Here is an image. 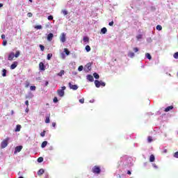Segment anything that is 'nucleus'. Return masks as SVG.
<instances>
[{
    "label": "nucleus",
    "instance_id": "obj_1",
    "mask_svg": "<svg viewBox=\"0 0 178 178\" xmlns=\"http://www.w3.org/2000/svg\"><path fill=\"white\" fill-rule=\"evenodd\" d=\"M20 56V51H17L16 54L10 52L8 55V60H13V58H19Z\"/></svg>",
    "mask_w": 178,
    "mask_h": 178
},
{
    "label": "nucleus",
    "instance_id": "obj_2",
    "mask_svg": "<svg viewBox=\"0 0 178 178\" xmlns=\"http://www.w3.org/2000/svg\"><path fill=\"white\" fill-rule=\"evenodd\" d=\"M95 85L97 87V88H99V87H101V86H102V87H105V86H106L104 82H102V81H99L98 80L95 81Z\"/></svg>",
    "mask_w": 178,
    "mask_h": 178
},
{
    "label": "nucleus",
    "instance_id": "obj_3",
    "mask_svg": "<svg viewBox=\"0 0 178 178\" xmlns=\"http://www.w3.org/2000/svg\"><path fill=\"white\" fill-rule=\"evenodd\" d=\"M9 140L10 138H6V139H4L1 143V148H6V147H8V144L9 143Z\"/></svg>",
    "mask_w": 178,
    "mask_h": 178
},
{
    "label": "nucleus",
    "instance_id": "obj_4",
    "mask_svg": "<svg viewBox=\"0 0 178 178\" xmlns=\"http://www.w3.org/2000/svg\"><path fill=\"white\" fill-rule=\"evenodd\" d=\"M65 90H66V86H63L61 89H59L57 92L59 97H63L65 95Z\"/></svg>",
    "mask_w": 178,
    "mask_h": 178
},
{
    "label": "nucleus",
    "instance_id": "obj_5",
    "mask_svg": "<svg viewBox=\"0 0 178 178\" xmlns=\"http://www.w3.org/2000/svg\"><path fill=\"white\" fill-rule=\"evenodd\" d=\"M60 41L61 42H66V34L65 33H62L60 36Z\"/></svg>",
    "mask_w": 178,
    "mask_h": 178
},
{
    "label": "nucleus",
    "instance_id": "obj_6",
    "mask_svg": "<svg viewBox=\"0 0 178 178\" xmlns=\"http://www.w3.org/2000/svg\"><path fill=\"white\" fill-rule=\"evenodd\" d=\"M68 85L71 90H77V88H79V86H77V85H73V84H72V83H69Z\"/></svg>",
    "mask_w": 178,
    "mask_h": 178
},
{
    "label": "nucleus",
    "instance_id": "obj_7",
    "mask_svg": "<svg viewBox=\"0 0 178 178\" xmlns=\"http://www.w3.org/2000/svg\"><path fill=\"white\" fill-rule=\"evenodd\" d=\"M22 149H23V146H22V145L17 146L15 147V151L14 152V154H17V152H20V151H22Z\"/></svg>",
    "mask_w": 178,
    "mask_h": 178
},
{
    "label": "nucleus",
    "instance_id": "obj_8",
    "mask_svg": "<svg viewBox=\"0 0 178 178\" xmlns=\"http://www.w3.org/2000/svg\"><path fill=\"white\" fill-rule=\"evenodd\" d=\"M93 173H99L101 172V169L99 167L95 166L92 169Z\"/></svg>",
    "mask_w": 178,
    "mask_h": 178
},
{
    "label": "nucleus",
    "instance_id": "obj_9",
    "mask_svg": "<svg viewBox=\"0 0 178 178\" xmlns=\"http://www.w3.org/2000/svg\"><path fill=\"white\" fill-rule=\"evenodd\" d=\"M83 44L86 45V44H88L90 42V38L87 36L83 37Z\"/></svg>",
    "mask_w": 178,
    "mask_h": 178
},
{
    "label": "nucleus",
    "instance_id": "obj_10",
    "mask_svg": "<svg viewBox=\"0 0 178 178\" xmlns=\"http://www.w3.org/2000/svg\"><path fill=\"white\" fill-rule=\"evenodd\" d=\"M86 79H87V80H88V81H90V82L94 81V76H92V75H91V74L87 75Z\"/></svg>",
    "mask_w": 178,
    "mask_h": 178
},
{
    "label": "nucleus",
    "instance_id": "obj_11",
    "mask_svg": "<svg viewBox=\"0 0 178 178\" xmlns=\"http://www.w3.org/2000/svg\"><path fill=\"white\" fill-rule=\"evenodd\" d=\"M54 38V34L53 33H49L47 35V40L48 41H52V39Z\"/></svg>",
    "mask_w": 178,
    "mask_h": 178
},
{
    "label": "nucleus",
    "instance_id": "obj_12",
    "mask_svg": "<svg viewBox=\"0 0 178 178\" xmlns=\"http://www.w3.org/2000/svg\"><path fill=\"white\" fill-rule=\"evenodd\" d=\"M128 56L129 58H134V56H136V54H134V53L132 51H129L128 52Z\"/></svg>",
    "mask_w": 178,
    "mask_h": 178
},
{
    "label": "nucleus",
    "instance_id": "obj_13",
    "mask_svg": "<svg viewBox=\"0 0 178 178\" xmlns=\"http://www.w3.org/2000/svg\"><path fill=\"white\" fill-rule=\"evenodd\" d=\"M145 58L149 59V60H151L152 59V56H151V54H149V53H146L145 54Z\"/></svg>",
    "mask_w": 178,
    "mask_h": 178
},
{
    "label": "nucleus",
    "instance_id": "obj_14",
    "mask_svg": "<svg viewBox=\"0 0 178 178\" xmlns=\"http://www.w3.org/2000/svg\"><path fill=\"white\" fill-rule=\"evenodd\" d=\"M108 31V29L104 27L101 29L102 34H106V32Z\"/></svg>",
    "mask_w": 178,
    "mask_h": 178
},
{
    "label": "nucleus",
    "instance_id": "obj_15",
    "mask_svg": "<svg viewBox=\"0 0 178 178\" xmlns=\"http://www.w3.org/2000/svg\"><path fill=\"white\" fill-rule=\"evenodd\" d=\"M6 72H7L6 70L3 69V70L1 72V74H2L3 77H6Z\"/></svg>",
    "mask_w": 178,
    "mask_h": 178
},
{
    "label": "nucleus",
    "instance_id": "obj_16",
    "mask_svg": "<svg viewBox=\"0 0 178 178\" xmlns=\"http://www.w3.org/2000/svg\"><path fill=\"white\" fill-rule=\"evenodd\" d=\"M172 109H173V106H170L168 107H167L165 110V112H169V111H172Z\"/></svg>",
    "mask_w": 178,
    "mask_h": 178
},
{
    "label": "nucleus",
    "instance_id": "obj_17",
    "mask_svg": "<svg viewBox=\"0 0 178 178\" xmlns=\"http://www.w3.org/2000/svg\"><path fill=\"white\" fill-rule=\"evenodd\" d=\"M85 49L86 52H90V51H91V47H90V45H86Z\"/></svg>",
    "mask_w": 178,
    "mask_h": 178
},
{
    "label": "nucleus",
    "instance_id": "obj_18",
    "mask_svg": "<svg viewBox=\"0 0 178 178\" xmlns=\"http://www.w3.org/2000/svg\"><path fill=\"white\" fill-rule=\"evenodd\" d=\"M58 76H59L60 77H62L63 76V74H65V70H61L58 74H57Z\"/></svg>",
    "mask_w": 178,
    "mask_h": 178
},
{
    "label": "nucleus",
    "instance_id": "obj_19",
    "mask_svg": "<svg viewBox=\"0 0 178 178\" xmlns=\"http://www.w3.org/2000/svg\"><path fill=\"white\" fill-rule=\"evenodd\" d=\"M48 144V142L47 141H44L42 143V148H45V147H47V145Z\"/></svg>",
    "mask_w": 178,
    "mask_h": 178
},
{
    "label": "nucleus",
    "instance_id": "obj_20",
    "mask_svg": "<svg viewBox=\"0 0 178 178\" xmlns=\"http://www.w3.org/2000/svg\"><path fill=\"white\" fill-rule=\"evenodd\" d=\"M149 161L151 162H154V161H155V156H154L153 154H152L149 157Z\"/></svg>",
    "mask_w": 178,
    "mask_h": 178
},
{
    "label": "nucleus",
    "instance_id": "obj_21",
    "mask_svg": "<svg viewBox=\"0 0 178 178\" xmlns=\"http://www.w3.org/2000/svg\"><path fill=\"white\" fill-rule=\"evenodd\" d=\"M21 129H22V126L18 124L16 127L15 131H20Z\"/></svg>",
    "mask_w": 178,
    "mask_h": 178
},
{
    "label": "nucleus",
    "instance_id": "obj_22",
    "mask_svg": "<svg viewBox=\"0 0 178 178\" xmlns=\"http://www.w3.org/2000/svg\"><path fill=\"white\" fill-rule=\"evenodd\" d=\"M43 173H44V169H40V170L38 172V176H41V175H42Z\"/></svg>",
    "mask_w": 178,
    "mask_h": 178
},
{
    "label": "nucleus",
    "instance_id": "obj_23",
    "mask_svg": "<svg viewBox=\"0 0 178 178\" xmlns=\"http://www.w3.org/2000/svg\"><path fill=\"white\" fill-rule=\"evenodd\" d=\"M64 52L66 55H70V51L67 48L64 49Z\"/></svg>",
    "mask_w": 178,
    "mask_h": 178
},
{
    "label": "nucleus",
    "instance_id": "obj_24",
    "mask_svg": "<svg viewBox=\"0 0 178 178\" xmlns=\"http://www.w3.org/2000/svg\"><path fill=\"white\" fill-rule=\"evenodd\" d=\"M93 76H94L95 79H99V74H97V72H95L93 74Z\"/></svg>",
    "mask_w": 178,
    "mask_h": 178
},
{
    "label": "nucleus",
    "instance_id": "obj_25",
    "mask_svg": "<svg viewBox=\"0 0 178 178\" xmlns=\"http://www.w3.org/2000/svg\"><path fill=\"white\" fill-rule=\"evenodd\" d=\"M61 13H63V15H64V16H66V15H67V10H61Z\"/></svg>",
    "mask_w": 178,
    "mask_h": 178
},
{
    "label": "nucleus",
    "instance_id": "obj_26",
    "mask_svg": "<svg viewBox=\"0 0 178 178\" xmlns=\"http://www.w3.org/2000/svg\"><path fill=\"white\" fill-rule=\"evenodd\" d=\"M156 30H158L159 31H161V30H162V26L161 25H157L156 27Z\"/></svg>",
    "mask_w": 178,
    "mask_h": 178
},
{
    "label": "nucleus",
    "instance_id": "obj_27",
    "mask_svg": "<svg viewBox=\"0 0 178 178\" xmlns=\"http://www.w3.org/2000/svg\"><path fill=\"white\" fill-rule=\"evenodd\" d=\"M92 66V63H88L86 65L85 67H91Z\"/></svg>",
    "mask_w": 178,
    "mask_h": 178
},
{
    "label": "nucleus",
    "instance_id": "obj_28",
    "mask_svg": "<svg viewBox=\"0 0 178 178\" xmlns=\"http://www.w3.org/2000/svg\"><path fill=\"white\" fill-rule=\"evenodd\" d=\"M44 161V159L42 157H39L38 159V162H39V163H41V162H42Z\"/></svg>",
    "mask_w": 178,
    "mask_h": 178
},
{
    "label": "nucleus",
    "instance_id": "obj_29",
    "mask_svg": "<svg viewBox=\"0 0 178 178\" xmlns=\"http://www.w3.org/2000/svg\"><path fill=\"white\" fill-rule=\"evenodd\" d=\"M10 67H17V63L15 62L11 65Z\"/></svg>",
    "mask_w": 178,
    "mask_h": 178
},
{
    "label": "nucleus",
    "instance_id": "obj_30",
    "mask_svg": "<svg viewBox=\"0 0 178 178\" xmlns=\"http://www.w3.org/2000/svg\"><path fill=\"white\" fill-rule=\"evenodd\" d=\"M51 58H52V54H47V60H50Z\"/></svg>",
    "mask_w": 178,
    "mask_h": 178
},
{
    "label": "nucleus",
    "instance_id": "obj_31",
    "mask_svg": "<svg viewBox=\"0 0 178 178\" xmlns=\"http://www.w3.org/2000/svg\"><path fill=\"white\" fill-rule=\"evenodd\" d=\"M35 29H37V30H41V29H42V26L38 25V26H35Z\"/></svg>",
    "mask_w": 178,
    "mask_h": 178
},
{
    "label": "nucleus",
    "instance_id": "obj_32",
    "mask_svg": "<svg viewBox=\"0 0 178 178\" xmlns=\"http://www.w3.org/2000/svg\"><path fill=\"white\" fill-rule=\"evenodd\" d=\"M39 47L40 48V51H44V49H45V47L42 44H40Z\"/></svg>",
    "mask_w": 178,
    "mask_h": 178
},
{
    "label": "nucleus",
    "instance_id": "obj_33",
    "mask_svg": "<svg viewBox=\"0 0 178 178\" xmlns=\"http://www.w3.org/2000/svg\"><path fill=\"white\" fill-rule=\"evenodd\" d=\"M35 86H31L30 87V90H31V91H35Z\"/></svg>",
    "mask_w": 178,
    "mask_h": 178
},
{
    "label": "nucleus",
    "instance_id": "obj_34",
    "mask_svg": "<svg viewBox=\"0 0 178 178\" xmlns=\"http://www.w3.org/2000/svg\"><path fill=\"white\" fill-rule=\"evenodd\" d=\"M136 38H137V40H141V38H143V35H138L136 36Z\"/></svg>",
    "mask_w": 178,
    "mask_h": 178
},
{
    "label": "nucleus",
    "instance_id": "obj_35",
    "mask_svg": "<svg viewBox=\"0 0 178 178\" xmlns=\"http://www.w3.org/2000/svg\"><path fill=\"white\" fill-rule=\"evenodd\" d=\"M49 122H50L49 117H46L45 123H49Z\"/></svg>",
    "mask_w": 178,
    "mask_h": 178
},
{
    "label": "nucleus",
    "instance_id": "obj_36",
    "mask_svg": "<svg viewBox=\"0 0 178 178\" xmlns=\"http://www.w3.org/2000/svg\"><path fill=\"white\" fill-rule=\"evenodd\" d=\"M60 56H61L62 59H65V58H66V56L65 55L64 53H61Z\"/></svg>",
    "mask_w": 178,
    "mask_h": 178
},
{
    "label": "nucleus",
    "instance_id": "obj_37",
    "mask_svg": "<svg viewBox=\"0 0 178 178\" xmlns=\"http://www.w3.org/2000/svg\"><path fill=\"white\" fill-rule=\"evenodd\" d=\"M147 141H148V143H151V142L152 141V137L149 136V137L147 138Z\"/></svg>",
    "mask_w": 178,
    "mask_h": 178
},
{
    "label": "nucleus",
    "instance_id": "obj_38",
    "mask_svg": "<svg viewBox=\"0 0 178 178\" xmlns=\"http://www.w3.org/2000/svg\"><path fill=\"white\" fill-rule=\"evenodd\" d=\"M174 58H175V59H178V52H176V53L174 54Z\"/></svg>",
    "mask_w": 178,
    "mask_h": 178
},
{
    "label": "nucleus",
    "instance_id": "obj_39",
    "mask_svg": "<svg viewBox=\"0 0 178 178\" xmlns=\"http://www.w3.org/2000/svg\"><path fill=\"white\" fill-rule=\"evenodd\" d=\"M54 19V17L52 15H49L48 17V20H53Z\"/></svg>",
    "mask_w": 178,
    "mask_h": 178
},
{
    "label": "nucleus",
    "instance_id": "obj_40",
    "mask_svg": "<svg viewBox=\"0 0 178 178\" xmlns=\"http://www.w3.org/2000/svg\"><path fill=\"white\" fill-rule=\"evenodd\" d=\"M40 136H41V137H44V136H45V131H44L43 132H42V133L40 134Z\"/></svg>",
    "mask_w": 178,
    "mask_h": 178
},
{
    "label": "nucleus",
    "instance_id": "obj_41",
    "mask_svg": "<svg viewBox=\"0 0 178 178\" xmlns=\"http://www.w3.org/2000/svg\"><path fill=\"white\" fill-rule=\"evenodd\" d=\"M6 44H8V41H6V40H3V45L5 47V46H6Z\"/></svg>",
    "mask_w": 178,
    "mask_h": 178
},
{
    "label": "nucleus",
    "instance_id": "obj_42",
    "mask_svg": "<svg viewBox=\"0 0 178 178\" xmlns=\"http://www.w3.org/2000/svg\"><path fill=\"white\" fill-rule=\"evenodd\" d=\"M80 104H84V98L79 99Z\"/></svg>",
    "mask_w": 178,
    "mask_h": 178
},
{
    "label": "nucleus",
    "instance_id": "obj_43",
    "mask_svg": "<svg viewBox=\"0 0 178 178\" xmlns=\"http://www.w3.org/2000/svg\"><path fill=\"white\" fill-rule=\"evenodd\" d=\"M27 16H28V17H32L33 14H32L31 13H29L27 14Z\"/></svg>",
    "mask_w": 178,
    "mask_h": 178
},
{
    "label": "nucleus",
    "instance_id": "obj_44",
    "mask_svg": "<svg viewBox=\"0 0 178 178\" xmlns=\"http://www.w3.org/2000/svg\"><path fill=\"white\" fill-rule=\"evenodd\" d=\"M153 168H154V169H158V165H156V164L153 163Z\"/></svg>",
    "mask_w": 178,
    "mask_h": 178
},
{
    "label": "nucleus",
    "instance_id": "obj_45",
    "mask_svg": "<svg viewBox=\"0 0 178 178\" xmlns=\"http://www.w3.org/2000/svg\"><path fill=\"white\" fill-rule=\"evenodd\" d=\"M174 156L175 158H178V152L175 153Z\"/></svg>",
    "mask_w": 178,
    "mask_h": 178
},
{
    "label": "nucleus",
    "instance_id": "obj_46",
    "mask_svg": "<svg viewBox=\"0 0 178 178\" xmlns=\"http://www.w3.org/2000/svg\"><path fill=\"white\" fill-rule=\"evenodd\" d=\"M133 49L134 52H138V49L137 47H134Z\"/></svg>",
    "mask_w": 178,
    "mask_h": 178
},
{
    "label": "nucleus",
    "instance_id": "obj_47",
    "mask_svg": "<svg viewBox=\"0 0 178 178\" xmlns=\"http://www.w3.org/2000/svg\"><path fill=\"white\" fill-rule=\"evenodd\" d=\"M54 103L58 102V97H54Z\"/></svg>",
    "mask_w": 178,
    "mask_h": 178
},
{
    "label": "nucleus",
    "instance_id": "obj_48",
    "mask_svg": "<svg viewBox=\"0 0 178 178\" xmlns=\"http://www.w3.org/2000/svg\"><path fill=\"white\" fill-rule=\"evenodd\" d=\"M39 67H44V63H40L39 64Z\"/></svg>",
    "mask_w": 178,
    "mask_h": 178
},
{
    "label": "nucleus",
    "instance_id": "obj_49",
    "mask_svg": "<svg viewBox=\"0 0 178 178\" xmlns=\"http://www.w3.org/2000/svg\"><path fill=\"white\" fill-rule=\"evenodd\" d=\"M40 72H44V70H45V67H40Z\"/></svg>",
    "mask_w": 178,
    "mask_h": 178
},
{
    "label": "nucleus",
    "instance_id": "obj_50",
    "mask_svg": "<svg viewBox=\"0 0 178 178\" xmlns=\"http://www.w3.org/2000/svg\"><path fill=\"white\" fill-rule=\"evenodd\" d=\"M25 105H26V106L29 107V100H26L25 102Z\"/></svg>",
    "mask_w": 178,
    "mask_h": 178
},
{
    "label": "nucleus",
    "instance_id": "obj_51",
    "mask_svg": "<svg viewBox=\"0 0 178 178\" xmlns=\"http://www.w3.org/2000/svg\"><path fill=\"white\" fill-rule=\"evenodd\" d=\"M108 25L109 26H113V21L109 22Z\"/></svg>",
    "mask_w": 178,
    "mask_h": 178
},
{
    "label": "nucleus",
    "instance_id": "obj_52",
    "mask_svg": "<svg viewBox=\"0 0 178 178\" xmlns=\"http://www.w3.org/2000/svg\"><path fill=\"white\" fill-rule=\"evenodd\" d=\"M78 70H79V72H82L83 67H79V68H78Z\"/></svg>",
    "mask_w": 178,
    "mask_h": 178
},
{
    "label": "nucleus",
    "instance_id": "obj_53",
    "mask_svg": "<svg viewBox=\"0 0 178 178\" xmlns=\"http://www.w3.org/2000/svg\"><path fill=\"white\" fill-rule=\"evenodd\" d=\"M1 38H2V40H5V38H6L5 35H1Z\"/></svg>",
    "mask_w": 178,
    "mask_h": 178
},
{
    "label": "nucleus",
    "instance_id": "obj_54",
    "mask_svg": "<svg viewBox=\"0 0 178 178\" xmlns=\"http://www.w3.org/2000/svg\"><path fill=\"white\" fill-rule=\"evenodd\" d=\"M52 126H53V127H55L56 126V122H53L52 123Z\"/></svg>",
    "mask_w": 178,
    "mask_h": 178
},
{
    "label": "nucleus",
    "instance_id": "obj_55",
    "mask_svg": "<svg viewBox=\"0 0 178 178\" xmlns=\"http://www.w3.org/2000/svg\"><path fill=\"white\" fill-rule=\"evenodd\" d=\"M29 86H30V83H26V84L25 87L27 88H29Z\"/></svg>",
    "mask_w": 178,
    "mask_h": 178
},
{
    "label": "nucleus",
    "instance_id": "obj_56",
    "mask_svg": "<svg viewBox=\"0 0 178 178\" xmlns=\"http://www.w3.org/2000/svg\"><path fill=\"white\" fill-rule=\"evenodd\" d=\"M127 175H131V172H130L129 170L127 171Z\"/></svg>",
    "mask_w": 178,
    "mask_h": 178
},
{
    "label": "nucleus",
    "instance_id": "obj_57",
    "mask_svg": "<svg viewBox=\"0 0 178 178\" xmlns=\"http://www.w3.org/2000/svg\"><path fill=\"white\" fill-rule=\"evenodd\" d=\"M163 152H164V154H166V152H168V150L167 149H164Z\"/></svg>",
    "mask_w": 178,
    "mask_h": 178
},
{
    "label": "nucleus",
    "instance_id": "obj_58",
    "mask_svg": "<svg viewBox=\"0 0 178 178\" xmlns=\"http://www.w3.org/2000/svg\"><path fill=\"white\" fill-rule=\"evenodd\" d=\"M2 6H3V4L0 3V8H2Z\"/></svg>",
    "mask_w": 178,
    "mask_h": 178
},
{
    "label": "nucleus",
    "instance_id": "obj_59",
    "mask_svg": "<svg viewBox=\"0 0 178 178\" xmlns=\"http://www.w3.org/2000/svg\"><path fill=\"white\" fill-rule=\"evenodd\" d=\"M15 113V111H12L11 114L13 115Z\"/></svg>",
    "mask_w": 178,
    "mask_h": 178
},
{
    "label": "nucleus",
    "instance_id": "obj_60",
    "mask_svg": "<svg viewBox=\"0 0 178 178\" xmlns=\"http://www.w3.org/2000/svg\"><path fill=\"white\" fill-rule=\"evenodd\" d=\"M26 112H29V108H26Z\"/></svg>",
    "mask_w": 178,
    "mask_h": 178
},
{
    "label": "nucleus",
    "instance_id": "obj_61",
    "mask_svg": "<svg viewBox=\"0 0 178 178\" xmlns=\"http://www.w3.org/2000/svg\"><path fill=\"white\" fill-rule=\"evenodd\" d=\"M45 86H48V82H46Z\"/></svg>",
    "mask_w": 178,
    "mask_h": 178
},
{
    "label": "nucleus",
    "instance_id": "obj_62",
    "mask_svg": "<svg viewBox=\"0 0 178 178\" xmlns=\"http://www.w3.org/2000/svg\"><path fill=\"white\" fill-rule=\"evenodd\" d=\"M29 2H33V0H29Z\"/></svg>",
    "mask_w": 178,
    "mask_h": 178
},
{
    "label": "nucleus",
    "instance_id": "obj_63",
    "mask_svg": "<svg viewBox=\"0 0 178 178\" xmlns=\"http://www.w3.org/2000/svg\"><path fill=\"white\" fill-rule=\"evenodd\" d=\"M79 67H83V65L79 66Z\"/></svg>",
    "mask_w": 178,
    "mask_h": 178
},
{
    "label": "nucleus",
    "instance_id": "obj_64",
    "mask_svg": "<svg viewBox=\"0 0 178 178\" xmlns=\"http://www.w3.org/2000/svg\"><path fill=\"white\" fill-rule=\"evenodd\" d=\"M19 178H24L23 177H19Z\"/></svg>",
    "mask_w": 178,
    "mask_h": 178
}]
</instances>
